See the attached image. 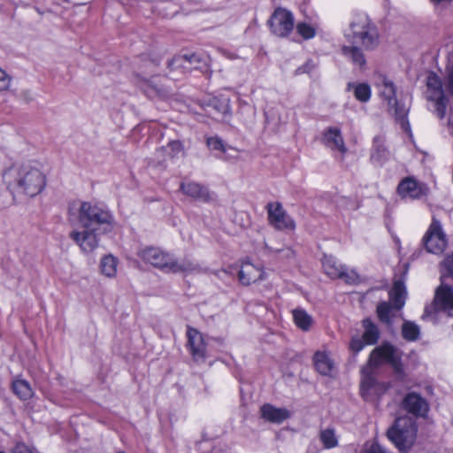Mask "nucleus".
I'll list each match as a JSON object with an SVG mask.
<instances>
[{"label":"nucleus","mask_w":453,"mask_h":453,"mask_svg":"<svg viewBox=\"0 0 453 453\" xmlns=\"http://www.w3.org/2000/svg\"><path fill=\"white\" fill-rule=\"evenodd\" d=\"M345 36L350 45H344L342 48V54L349 59L353 65L363 69L365 66V57L361 49L372 50L380 43V37L377 27L365 14L356 16Z\"/></svg>","instance_id":"obj_1"},{"label":"nucleus","mask_w":453,"mask_h":453,"mask_svg":"<svg viewBox=\"0 0 453 453\" xmlns=\"http://www.w3.org/2000/svg\"><path fill=\"white\" fill-rule=\"evenodd\" d=\"M2 179L13 196L23 195L35 197L46 186V175L36 162L13 164L3 171Z\"/></svg>","instance_id":"obj_2"},{"label":"nucleus","mask_w":453,"mask_h":453,"mask_svg":"<svg viewBox=\"0 0 453 453\" xmlns=\"http://www.w3.org/2000/svg\"><path fill=\"white\" fill-rule=\"evenodd\" d=\"M138 255L145 263L167 273H193L199 270V265L192 259H177L173 254L157 247H146Z\"/></svg>","instance_id":"obj_3"},{"label":"nucleus","mask_w":453,"mask_h":453,"mask_svg":"<svg viewBox=\"0 0 453 453\" xmlns=\"http://www.w3.org/2000/svg\"><path fill=\"white\" fill-rule=\"evenodd\" d=\"M78 222L81 228L107 233L112 229L113 217L105 208L83 202L79 208Z\"/></svg>","instance_id":"obj_4"},{"label":"nucleus","mask_w":453,"mask_h":453,"mask_svg":"<svg viewBox=\"0 0 453 453\" xmlns=\"http://www.w3.org/2000/svg\"><path fill=\"white\" fill-rule=\"evenodd\" d=\"M383 364L390 365L396 377L403 380L405 374L402 363V351L389 342H383L373 349L369 357L370 367L378 368Z\"/></svg>","instance_id":"obj_5"},{"label":"nucleus","mask_w":453,"mask_h":453,"mask_svg":"<svg viewBox=\"0 0 453 453\" xmlns=\"http://www.w3.org/2000/svg\"><path fill=\"white\" fill-rule=\"evenodd\" d=\"M416 434L415 422L406 416L397 418L387 431L388 440L401 451L411 447Z\"/></svg>","instance_id":"obj_6"},{"label":"nucleus","mask_w":453,"mask_h":453,"mask_svg":"<svg viewBox=\"0 0 453 453\" xmlns=\"http://www.w3.org/2000/svg\"><path fill=\"white\" fill-rule=\"evenodd\" d=\"M440 311L453 317V289L443 281L435 291L434 302L426 306L422 319L434 322L437 319L436 313Z\"/></svg>","instance_id":"obj_7"},{"label":"nucleus","mask_w":453,"mask_h":453,"mask_svg":"<svg viewBox=\"0 0 453 453\" xmlns=\"http://www.w3.org/2000/svg\"><path fill=\"white\" fill-rule=\"evenodd\" d=\"M388 295L389 302H381L377 306L378 317L387 324L391 323L392 311H399L405 304L407 292L403 281L401 280H395Z\"/></svg>","instance_id":"obj_8"},{"label":"nucleus","mask_w":453,"mask_h":453,"mask_svg":"<svg viewBox=\"0 0 453 453\" xmlns=\"http://www.w3.org/2000/svg\"><path fill=\"white\" fill-rule=\"evenodd\" d=\"M157 65L154 61H149L146 63V68L150 69V72H146L141 70L140 73L135 75V83L136 86L148 96L150 98L156 96H165L167 95V90L163 84H161L159 76H153L151 78H148L147 75L150 73H152L155 70V67Z\"/></svg>","instance_id":"obj_9"},{"label":"nucleus","mask_w":453,"mask_h":453,"mask_svg":"<svg viewBox=\"0 0 453 453\" xmlns=\"http://www.w3.org/2000/svg\"><path fill=\"white\" fill-rule=\"evenodd\" d=\"M426 97L434 102L435 112L440 119H443L446 113L448 100L442 90L440 78L434 73L427 76Z\"/></svg>","instance_id":"obj_10"},{"label":"nucleus","mask_w":453,"mask_h":453,"mask_svg":"<svg viewBox=\"0 0 453 453\" xmlns=\"http://www.w3.org/2000/svg\"><path fill=\"white\" fill-rule=\"evenodd\" d=\"M293 14L283 8H277L272 14L268 24L271 32L278 37H287L294 29Z\"/></svg>","instance_id":"obj_11"},{"label":"nucleus","mask_w":453,"mask_h":453,"mask_svg":"<svg viewBox=\"0 0 453 453\" xmlns=\"http://www.w3.org/2000/svg\"><path fill=\"white\" fill-rule=\"evenodd\" d=\"M424 245L426 250L434 254H441L447 246V240L441 223L436 219L433 221L423 238Z\"/></svg>","instance_id":"obj_12"},{"label":"nucleus","mask_w":453,"mask_h":453,"mask_svg":"<svg viewBox=\"0 0 453 453\" xmlns=\"http://www.w3.org/2000/svg\"><path fill=\"white\" fill-rule=\"evenodd\" d=\"M208 65V58L202 57L199 54L176 56L168 62L170 71H178L185 74L194 69H202Z\"/></svg>","instance_id":"obj_13"},{"label":"nucleus","mask_w":453,"mask_h":453,"mask_svg":"<svg viewBox=\"0 0 453 453\" xmlns=\"http://www.w3.org/2000/svg\"><path fill=\"white\" fill-rule=\"evenodd\" d=\"M188 348L192 358L196 363H203L206 360L207 343L204 335L197 329L188 326L187 329Z\"/></svg>","instance_id":"obj_14"},{"label":"nucleus","mask_w":453,"mask_h":453,"mask_svg":"<svg viewBox=\"0 0 453 453\" xmlns=\"http://www.w3.org/2000/svg\"><path fill=\"white\" fill-rule=\"evenodd\" d=\"M266 208L268 220L274 228L278 230H293L295 228V221L286 213L280 203H269Z\"/></svg>","instance_id":"obj_15"},{"label":"nucleus","mask_w":453,"mask_h":453,"mask_svg":"<svg viewBox=\"0 0 453 453\" xmlns=\"http://www.w3.org/2000/svg\"><path fill=\"white\" fill-rule=\"evenodd\" d=\"M100 234L103 233L93 229L82 228L81 231H72L70 238L79 245L83 252L90 253L98 247V235Z\"/></svg>","instance_id":"obj_16"},{"label":"nucleus","mask_w":453,"mask_h":453,"mask_svg":"<svg viewBox=\"0 0 453 453\" xmlns=\"http://www.w3.org/2000/svg\"><path fill=\"white\" fill-rule=\"evenodd\" d=\"M183 152V146L180 141H172L166 146H162L156 150L153 157L150 159V164L153 166H159L165 168V163L168 160L179 157Z\"/></svg>","instance_id":"obj_17"},{"label":"nucleus","mask_w":453,"mask_h":453,"mask_svg":"<svg viewBox=\"0 0 453 453\" xmlns=\"http://www.w3.org/2000/svg\"><path fill=\"white\" fill-rule=\"evenodd\" d=\"M374 367H364L362 369V380L360 384V394L365 401H371L379 392V384L372 372Z\"/></svg>","instance_id":"obj_18"},{"label":"nucleus","mask_w":453,"mask_h":453,"mask_svg":"<svg viewBox=\"0 0 453 453\" xmlns=\"http://www.w3.org/2000/svg\"><path fill=\"white\" fill-rule=\"evenodd\" d=\"M230 101L227 98L211 97L201 103L203 111L212 118L230 113Z\"/></svg>","instance_id":"obj_19"},{"label":"nucleus","mask_w":453,"mask_h":453,"mask_svg":"<svg viewBox=\"0 0 453 453\" xmlns=\"http://www.w3.org/2000/svg\"><path fill=\"white\" fill-rule=\"evenodd\" d=\"M403 407L415 416H425L429 409L427 402L414 392L406 395L403 401Z\"/></svg>","instance_id":"obj_20"},{"label":"nucleus","mask_w":453,"mask_h":453,"mask_svg":"<svg viewBox=\"0 0 453 453\" xmlns=\"http://www.w3.org/2000/svg\"><path fill=\"white\" fill-rule=\"evenodd\" d=\"M180 189L186 196L199 201L208 202L211 199V196L208 188L195 181L181 182Z\"/></svg>","instance_id":"obj_21"},{"label":"nucleus","mask_w":453,"mask_h":453,"mask_svg":"<svg viewBox=\"0 0 453 453\" xmlns=\"http://www.w3.org/2000/svg\"><path fill=\"white\" fill-rule=\"evenodd\" d=\"M325 145L332 150H337L342 154L347 151L341 130L337 127L327 128L323 135Z\"/></svg>","instance_id":"obj_22"},{"label":"nucleus","mask_w":453,"mask_h":453,"mask_svg":"<svg viewBox=\"0 0 453 453\" xmlns=\"http://www.w3.org/2000/svg\"><path fill=\"white\" fill-rule=\"evenodd\" d=\"M261 417L271 423L280 424L290 417V412L285 408H277L265 403L261 409Z\"/></svg>","instance_id":"obj_23"},{"label":"nucleus","mask_w":453,"mask_h":453,"mask_svg":"<svg viewBox=\"0 0 453 453\" xmlns=\"http://www.w3.org/2000/svg\"><path fill=\"white\" fill-rule=\"evenodd\" d=\"M263 271L251 263L245 262L239 271V280L243 285H250L263 279Z\"/></svg>","instance_id":"obj_24"},{"label":"nucleus","mask_w":453,"mask_h":453,"mask_svg":"<svg viewBox=\"0 0 453 453\" xmlns=\"http://www.w3.org/2000/svg\"><path fill=\"white\" fill-rule=\"evenodd\" d=\"M398 193L403 197L418 198L423 195V188L413 178L403 180L397 188Z\"/></svg>","instance_id":"obj_25"},{"label":"nucleus","mask_w":453,"mask_h":453,"mask_svg":"<svg viewBox=\"0 0 453 453\" xmlns=\"http://www.w3.org/2000/svg\"><path fill=\"white\" fill-rule=\"evenodd\" d=\"M314 365L316 370L322 375H329L334 368V362L326 352L318 351L315 353Z\"/></svg>","instance_id":"obj_26"},{"label":"nucleus","mask_w":453,"mask_h":453,"mask_svg":"<svg viewBox=\"0 0 453 453\" xmlns=\"http://www.w3.org/2000/svg\"><path fill=\"white\" fill-rule=\"evenodd\" d=\"M325 273L332 279L342 276L343 265H339L334 257L325 256L322 260Z\"/></svg>","instance_id":"obj_27"},{"label":"nucleus","mask_w":453,"mask_h":453,"mask_svg":"<svg viewBox=\"0 0 453 453\" xmlns=\"http://www.w3.org/2000/svg\"><path fill=\"white\" fill-rule=\"evenodd\" d=\"M363 326L365 332L362 335L365 342L368 345H373L377 343L380 338V331L377 326L369 319L363 320Z\"/></svg>","instance_id":"obj_28"},{"label":"nucleus","mask_w":453,"mask_h":453,"mask_svg":"<svg viewBox=\"0 0 453 453\" xmlns=\"http://www.w3.org/2000/svg\"><path fill=\"white\" fill-rule=\"evenodd\" d=\"M13 393L23 401L32 398L34 391L30 384L25 380H15L12 384Z\"/></svg>","instance_id":"obj_29"},{"label":"nucleus","mask_w":453,"mask_h":453,"mask_svg":"<svg viewBox=\"0 0 453 453\" xmlns=\"http://www.w3.org/2000/svg\"><path fill=\"white\" fill-rule=\"evenodd\" d=\"M389 152L382 143L380 138H375L371 152V160L378 165H381L388 158Z\"/></svg>","instance_id":"obj_30"},{"label":"nucleus","mask_w":453,"mask_h":453,"mask_svg":"<svg viewBox=\"0 0 453 453\" xmlns=\"http://www.w3.org/2000/svg\"><path fill=\"white\" fill-rule=\"evenodd\" d=\"M292 313L296 326L303 331H309L313 323L311 316L303 309H295Z\"/></svg>","instance_id":"obj_31"},{"label":"nucleus","mask_w":453,"mask_h":453,"mask_svg":"<svg viewBox=\"0 0 453 453\" xmlns=\"http://www.w3.org/2000/svg\"><path fill=\"white\" fill-rule=\"evenodd\" d=\"M117 258L112 255L104 257L100 264L102 273L107 277H114L117 273Z\"/></svg>","instance_id":"obj_32"},{"label":"nucleus","mask_w":453,"mask_h":453,"mask_svg":"<svg viewBox=\"0 0 453 453\" xmlns=\"http://www.w3.org/2000/svg\"><path fill=\"white\" fill-rule=\"evenodd\" d=\"M420 334L419 326L412 321H404L402 326V335L409 341L414 342L418 339Z\"/></svg>","instance_id":"obj_33"},{"label":"nucleus","mask_w":453,"mask_h":453,"mask_svg":"<svg viewBox=\"0 0 453 453\" xmlns=\"http://www.w3.org/2000/svg\"><path fill=\"white\" fill-rule=\"evenodd\" d=\"M319 440L325 449H333L338 445V438L333 428L323 429L319 432Z\"/></svg>","instance_id":"obj_34"},{"label":"nucleus","mask_w":453,"mask_h":453,"mask_svg":"<svg viewBox=\"0 0 453 453\" xmlns=\"http://www.w3.org/2000/svg\"><path fill=\"white\" fill-rule=\"evenodd\" d=\"M395 87L394 83L386 78L383 79L380 95L388 101V104L391 105L395 98Z\"/></svg>","instance_id":"obj_35"},{"label":"nucleus","mask_w":453,"mask_h":453,"mask_svg":"<svg viewBox=\"0 0 453 453\" xmlns=\"http://www.w3.org/2000/svg\"><path fill=\"white\" fill-rule=\"evenodd\" d=\"M355 97L363 103L368 102L371 97V88L366 83L353 85Z\"/></svg>","instance_id":"obj_36"},{"label":"nucleus","mask_w":453,"mask_h":453,"mask_svg":"<svg viewBox=\"0 0 453 453\" xmlns=\"http://www.w3.org/2000/svg\"><path fill=\"white\" fill-rule=\"evenodd\" d=\"M296 31L304 40L311 39L316 35L314 27L307 23H298Z\"/></svg>","instance_id":"obj_37"},{"label":"nucleus","mask_w":453,"mask_h":453,"mask_svg":"<svg viewBox=\"0 0 453 453\" xmlns=\"http://www.w3.org/2000/svg\"><path fill=\"white\" fill-rule=\"evenodd\" d=\"M388 107L389 111L394 112L396 119L404 120L408 113V109L403 104H400L395 99Z\"/></svg>","instance_id":"obj_38"},{"label":"nucleus","mask_w":453,"mask_h":453,"mask_svg":"<svg viewBox=\"0 0 453 453\" xmlns=\"http://www.w3.org/2000/svg\"><path fill=\"white\" fill-rule=\"evenodd\" d=\"M206 144L208 148L211 150L225 152L226 146L224 142L218 136L209 137L206 140Z\"/></svg>","instance_id":"obj_39"},{"label":"nucleus","mask_w":453,"mask_h":453,"mask_svg":"<svg viewBox=\"0 0 453 453\" xmlns=\"http://www.w3.org/2000/svg\"><path fill=\"white\" fill-rule=\"evenodd\" d=\"M339 279L343 280L348 284H356L359 281V276L355 271H347L345 268H343L342 276Z\"/></svg>","instance_id":"obj_40"},{"label":"nucleus","mask_w":453,"mask_h":453,"mask_svg":"<svg viewBox=\"0 0 453 453\" xmlns=\"http://www.w3.org/2000/svg\"><path fill=\"white\" fill-rule=\"evenodd\" d=\"M365 344L363 337L355 335L351 338L349 348L354 353H358L364 349Z\"/></svg>","instance_id":"obj_41"},{"label":"nucleus","mask_w":453,"mask_h":453,"mask_svg":"<svg viewBox=\"0 0 453 453\" xmlns=\"http://www.w3.org/2000/svg\"><path fill=\"white\" fill-rule=\"evenodd\" d=\"M360 453H389L388 450L380 446L379 443L373 442L368 447H365Z\"/></svg>","instance_id":"obj_42"},{"label":"nucleus","mask_w":453,"mask_h":453,"mask_svg":"<svg viewBox=\"0 0 453 453\" xmlns=\"http://www.w3.org/2000/svg\"><path fill=\"white\" fill-rule=\"evenodd\" d=\"M13 453H39L35 449L30 448L25 443H18L13 449Z\"/></svg>","instance_id":"obj_43"},{"label":"nucleus","mask_w":453,"mask_h":453,"mask_svg":"<svg viewBox=\"0 0 453 453\" xmlns=\"http://www.w3.org/2000/svg\"><path fill=\"white\" fill-rule=\"evenodd\" d=\"M10 77L0 68V91L5 90L10 86Z\"/></svg>","instance_id":"obj_44"},{"label":"nucleus","mask_w":453,"mask_h":453,"mask_svg":"<svg viewBox=\"0 0 453 453\" xmlns=\"http://www.w3.org/2000/svg\"><path fill=\"white\" fill-rule=\"evenodd\" d=\"M449 276L453 278V254L447 257L442 263Z\"/></svg>","instance_id":"obj_45"},{"label":"nucleus","mask_w":453,"mask_h":453,"mask_svg":"<svg viewBox=\"0 0 453 453\" xmlns=\"http://www.w3.org/2000/svg\"><path fill=\"white\" fill-rule=\"evenodd\" d=\"M315 67V65L311 62V61H307L303 65L300 66L298 69H297V73H310L311 71H312Z\"/></svg>","instance_id":"obj_46"},{"label":"nucleus","mask_w":453,"mask_h":453,"mask_svg":"<svg viewBox=\"0 0 453 453\" xmlns=\"http://www.w3.org/2000/svg\"><path fill=\"white\" fill-rule=\"evenodd\" d=\"M448 84H449V88L450 89V91L453 95V65L449 69Z\"/></svg>","instance_id":"obj_47"},{"label":"nucleus","mask_w":453,"mask_h":453,"mask_svg":"<svg viewBox=\"0 0 453 453\" xmlns=\"http://www.w3.org/2000/svg\"><path fill=\"white\" fill-rule=\"evenodd\" d=\"M449 127L450 128V132L453 134V119L452 118H450L449 119Z\"/></svg>","instance_id":"obj_48"},{"label":"nucleus","mask_w":453,"mask_h":453,"mask_svg":"<svg viewBox=\"0 0 453 453\" xmlns=\"http://www.w3.org/2000/svg\"><path fill=\"white\" fill-rule=\"evenodd\" d=\"M285 251H286V255L287 256H290V255L293 254V251L291 250H289V249H287Z\"/></svg>","instance_id":"obj_49"},{"label":"nucleus","mask_w":453,"mask_h":453,"mask_svg":"<svg viewBox=\"0 0 453 453\" xmlns=\"http://www.w3.org/2000/svg\"><path fill=\"white\" fill-rule=\"evenodd\" d=\"M352 86L351 83H349L348 88H349Z\"/></svg>","instance_id":"obj_50"},{"label":"nucleus","mask_w":453,"mask_h":453,"mask_svg":"<svg viewBox=\"0 0 453 453\" xmlns=\"http://www.w3.org/2000/svg\"><path fill=\"white\" fill-rule=\"evenodd\" d=\"M117 453H125V452H123V451H119V452H117Z\"/></svg>","instance_id":"obj_51"},{"label":"nucleus","mask_w":453,"mask_h":453,"mask_svg":"<svg viewBox=\"0 0 453 453\" xmlns=\"http://www.w3.org/2000/svg\"><path fill=\"white\" fill-rule=\"evenodd\" d=\"M0 453H4V452L0 450Z\"/></svg>","instance_id":"obj_52"}]
</instances>
